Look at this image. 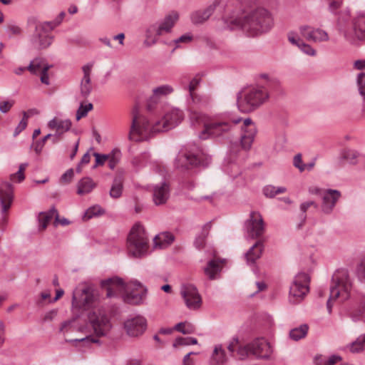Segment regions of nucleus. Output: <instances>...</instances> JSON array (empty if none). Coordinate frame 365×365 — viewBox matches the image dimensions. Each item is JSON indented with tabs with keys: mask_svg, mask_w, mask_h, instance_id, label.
<instances>
[{
	"mask_svg": "<svg viewBox=\"0 0 365 365\" xmlns=\"http://www.w3.org/2000/svg\"><path fill=\"white\" fill-rule=\"evenodd\" d=\"M43 145H44L43 141L40 140V141L36 142L34 144V147L35 152L37 154H39L41 152Z\"/></svg>",
	"mask_w": 365,
	"mask_h": 365,
	"instance_id": "63",
	"label": "nucleus"
},
{
	"mask_svg": "<svg viewBox=\"0 0 365 365\" xmlns=\"http://www.w3.org/2000/svg\"><path fill=\"white\" fill-rule=\"evenodd\" d=\"M102 286L106 288L108 297L120 294L125 302L131 304H139L146 292L139 282L133 281L126 284L119 277L107 279L102 282Z\"/></svg>",
	"mask_w": 365,
	"mask_h": 365,
	"instance_id": "4",
	"label": "nucleus"
},
{
	"mask_svg": "<svg viewBox=\"0 0 365 365\" xmlns=\"http://www.w3.org/2000/svg\"><path fill=\"white\" fill-rule=\"evenodd\" d=\"M88 320L97 336H106L111 329L108 317L101 310L91 312L88 314Z\"/></svg>",
	"mask_w": 365,
	"mask_h": 365,
	"instance_id": "14",
	"label": "nucleus"
},
{
	"mask_svg": "<svg viewBox=\"0 0 365 365\" xmlns=\"http://www.w3.org/2000/svg\"><path fill=\"white\" fill-rule=\"evenodd\" d=\"M58 23L55 21H45L37 23L35 25V31L29 38L31 46L36 50L46 49L49 47L53 37L49 34Z\"/></svg>",
	"mask_w": 365,
	"mask_h": 365,
	"instance_id": "11",
	"label": "nucleus"
},
{
	"mask_svg": "<svg viewBox=\"0 0 365 365\" xmlns=\"http://www.w3.org/2000/svg\"><path fill=\"white\" fill-rule=\"evenodd\" d=\"M94 299L92 289L89 287L76 289L73 294L72 303L78 307H88Z\"/></svg>",
	"mask_w": 365,
	"mask_h": 365,
	"instance_id": "22",
	"label": "nucleus"
},
{
	"mask_svg": "<svg viewBox=\"0 0 365 365\" xmlns=\"http://www.w3.org/2000/svg\"><path fill=\"white\" fill-rule=\"evenodd\" d=\"M93 109V104L89 103L86 105L81 103L76 112V120L86 117L88 113Z\"/></svg>",
	"mask_w": 365,
	"mask_h": 365,
	"instance_id": "44",
	"label": "nucleus"
},
{
	"mask_svg": "<svg viewBox=\"0 0 365 365\" xmlns=\"http://www.w3.org/2000/svg\"><path fill=\"white\" fill-rule=\"evenodd\" d=\"M269 98L266 88L261 86L245 89L237 94V104L242 113H250L258 108Z\"/></svg>",
	"mask_w": 365,
	"mask_h": 365,
	"instance_id": "6",
	"label": "nucleus"
},
{
	"mask_svg": "<svg viewBox=\"0 0 365 365\" xmlns=\"http://www.w3.org/2000/svg\"><path fill=\"white\" fill-rule=\"evenodd\" d=\"M340 197L341 192L337 190L328 189L325 190L322 195V212L325 215L331 214Z\"/></svg>",
	"mask_w": 365,
	"mask_h": 365,
	"instance_id": "21",
	"label": "nucleus"
},
{
	"mask_svg": "<svg viewBox=\"0 0 365 365\" xmlns=\"http://www.w3.org/2000/svg\"><path fill=\"white\" fill-rule=\"evenodd\" d=\"M93 67V63H88L82 67L83 76L81 81L80 91L81 96L85 98L88 96L92 91L93 87L91 84V75Z\"/></svg>",
	"mask_w": 365,
	"mask_h": 365,
	"instance_id": "25",
	"label": "nucleus"
},
{
	"mask_svg": "<svg viewBox=\"0 0 365 365\" xmlns=\"http://www.w3.org/2000/svg\"><path fill=\"white\" fill-rule=\"evenodd\" d=\"M232 356L240 360L246 359L250 354L257 358L269 357L272 350L271 346L264 338L256 339L252 342L242 345L237 337H234L227 346Z\"/></svg>",
	"mask_w": 365,
	"mask_h": 365,
	"instance_id": "5",
	"label": "nucleus"
},
{
	"mask_svg": "<svg viewBox=\"0 0 365 365\" xmlns=\"http://www.w3.org/2000/svg\"><path fill=\"white\" fill-rule=\"evenodd\" d=\"M197 343V340L193 337H178L175 339L173 343V346L176 347L177 346H186L190 344H196Z\"/></svg>",
	"mask_w": 365,
	"mask_h": 365,
	"instance_id": "46",
	"label": "nucleus"
},
{
	"mask_svg": "<svg viewBox=\"0 0 365 365\" xmlns=\"http://www.w3.org/2000/svg\"><path fill=\"white\" fill-rule=\"evenodd\" d=\"M342 360V358L339 355H331L325 362V365H334L337 362H339Z\"/></svg>",
	"mask_w": 365,
	"mask_h": 365,
	"instance_id": "61",
	"label": "nucleus"
},
{
	"mask_svg": "<svg viewBox=\"0 0 365 365\" xmlns=\"http://www.w3.org/2000/svg\"><path fill=\"white\" fill-rule=\"evenodd\" d=\"M170 196V187L165 182L154 186L153 191V200L156 205L165 204Z\"/></svg>",
	"mask_w": 365,
	"mask_h": 365,
	"instance_id": "26",
	"label": "nucleus"
},
{
	"mask_svg": "<svg viewBox=\"0 0 365 365\" xmlns=\"http://www.w3.org/2000/svg\"><path fill=\"white\" fill-rule=\"evenodd\" d=\"M192 103L199 107L207 106L210 102V98L207 96H200L197 93L189 95Z\"/></svg>",
	"mask_w": 365,
	"mask_h": 365,
	"instance_id": "39",
	"label": "nucleus"
},
{
	"mask_svg": "<svg viewBox=\"0 0 365 365\" xmlns=\"http://www.w3.org/2000/svg\"><path fill=\"white\" fill-rule=\"evenodd\" d=\"M351 283L348 272L345 269L337 270L332 277V284L330 287V295L327 302L329 313L331 312V302L337 299L345 301L349 297Z\"/></svg>",
	"mask_w": 365,
	"mask_h": 365,
	"instance_id": "7",
	"label": "nucleus"
},
{
	"mask_svg": "<svg viewBox=\"0 0 365 365\" xmlns=\"http://www.w3.org/2000/svg\"><path fill=\"white\" fill-rule=\"evenodd\" d=\"M74 175L73 170L72 168L66 170L61 177V182L63 183H69Z\"/></svg>",
	"mask_w": 365,
	"mask_h": 365,
	"instance_id": "54",
	"label": "nucleus"
},
{
	"mask_svg": "<svg viewBox=\"0 0 365 365\" xmlns=\"http://www.w3.org/2000/svg\"><path fill=\"white\" fill-rule=\"evenodd\" d=\"M311 206H314L315 208L318 207V205L314 201H307V202H302L300 205L299 208H300V210L302 211V212L303 213V215H302L303 222H304L307 218V215L305 213Z\"/></svg>",
	"mask_w": 365,
	"mask_h": 365,
	"instance_id": "50",
	"label": "nucleus"
},
{
	"mask_svg": "<svg viewBox=\"0 0 365 365\" xmlns=\"http://www.w3.org/2000/svg\"><path fill=\"white\" fill-rule=\"evenodd\" d=\"M184 118L183 112L172 108L165 111L161 119L150 124L149 120L140 115L137 108L133 111V120L128 138L130 140L140 141L150 133L168 131L179 125Z\"/></svg>",
	"mask_w": 365,
	"mask_h": 365,
	"instance_id": "2",
	"label": "nucleus"
},
{
	"mask_svg": "<svg viewBox=\"0 0 365 365\" xmlns=\"http://www.w3.org/2000/svg\"><path fill=\"white\" fill-rule=\"evenodd\" d=\"M344 36L349 41L365 39V16L355 19L352 26L344 31Z\"/></svg>",
	"mask_w": 365,
	"mask_h": 365,
	"instance_id": "20",
	"label": "nucleus"
},
{
	"mask_svg": "<svg viewBox=\"0 0 365 365\" xmlns=\"http://www.w3.org/2000/svg\"><path fill=\"white\" fill-rule=\"evenodd\" d=\"M288 41L292 44L297 46L304 54L314 56L316 55V50L310 45L304 43L297 34L289 32L287 36Z\"/></svg>",
	"mask_w": 365,
	"mask_h": 365,
	"instance_id": "29",
	"label": "nucleus"
},
{
	"mask_svg": "<svg viewBox=\"0 0 365 365\" xmlns=\"http://www.w3.org/2000/svg\"><path fill=\"white\" fill-rule=\"evenodd\" d=\"M148 239L145 229L139 223L133 225L128 237V250L130 255L141 257L148 251Z\"/></svg>",
	"mask_w": 365,
	"mask_h": 365,
	"instance_id": "10",
	"label": "nucleus"
},
{
	"mask_svg": "<svg viewBox=\"0 0 365 365\" xmlns=\"http://www.w3.org/2000/svg\"><path fill=\"white\" fill-rule=\"evenodd\" d=\"M174 240L173 235L168 232H162L153 239L155 247L165 248L170 245Z\"/></svg>",
	"mask_w": 365,
	"mask_h": 365,
	"instance_id": "32",
	"label": "nucleus"
},
{
	"mask_svg": "<svg viewBox=\"0 0 365 365\" xmlns=\"http://www.w3.org/2000/svg\"><path fill=\"white\" fill-rule=\"evenodd\" d=\"M173 91V88L167 84L154 88L153 89V94L148 101V109L151 110L154 105L157 104L162 98L171 94Z\"/></svg>",
	"mask_w": 365,
	"mask_h": 365,
	"instance_id": "24",
	"label": "nucleus"
},
{
	"mask_svg": "<svg viewBox=\"0 0 365 365\" xmlns=\"http://www.w3.org/2000/svg\"><path fill=\"white\" fill-rule=\"evenodd\" d=\"M225 259L220 261L216 259L210 260L207 266L205 268V274L210 279H215L216 275L221 271L222 263H223Z\"/></svg>",
	"mask_w": 365,
	"mask_h": 365,
	"instance_id": "33",
	"label": "nucleus"
},
{
	"mask_svg": "<svg viewBox=\"0 0 365 365\" xmlns=\"http://www.w3.org/2000/svg\"><path fill=\"white\" fill-rule=\"evenodd\" d=\"M13 186L8 182H3L0 185V205L2 212H6L11 207L13 201Z\"/></svg>",
	"mask_w": 365,
	"mask_h": 365,
	"instance_id": "23",
	"label": "nucleus"
},
{
	"mask_svg": "<svg viewBox=\"0 0 365 365\" xmlns=\"http://www.w3.org/2000/svg\"><path fill=\"white\" fill-rule=\"evenodd\" d=\"M7 30L9 33V36L11 37L14 35H19L21 32L20 27L16 25H10L8 26Z\"/></svg>",
	"mask_w": 365,
	"mask_h": 365,
	"instance_id": "60",
	"label": "nucleus"
},
{
	"mask_svg": "<svg viewBox=\"0 0 365 365\" xmlns=\"http://www.w3.org/2000/svg\"><path fill=\"white\" fill-rule=\"evenodd\" d=\"M309 277L304 272L299 273L289 288V301L293 304L302 302L309 292Z\"/></svg>",
	"mask_w": 365,
	"mask_h": 365,
	"instance_id": "13",
	"label": "nucleus"
},
{
	"mask_svg": "<svg viewBox=\"0 0 365 365\" xmlns=\"http://www.w3.org/2000/svg\"><path fill=\"white\" fill-rule=\"evenodd\" d=\"M180 294L189 309L197 310L200 309L202 304V298L195 286L192 284L182 286Z\"/></svg>",
	"mask_w": 365,
	"mask_h": 365,
	"instance_id": "17",
	"label": "nucleus"
},
{
	"mask_svg": "<svg viewBox=\"0 0 365 365\" xmlns=\"http://www.w3.org/2000/svg\"><path fill=\"white\" fill-rule=\"evenodd\" d=\"M354 66L359 70H365V59L356 61Z\"/></svg>",
	"mask_w": 365,
	"mask_h": 365,
	"instance_id": "64",
	"label": "nucleus"
},
{
	"mask_svg": "<svg viewBox=\"0 0 365 365\" xmlns=\"http://www.w3.org/2000/svg\"><path fill=\"white\" fill-rule=\"evenodd\" d=\"M245 230L247 237L252 239L258 238L263 235L264 223L259 212H250L249 219L245 221Z\"/></svg>",
	"mask_w": 365,
	"mask_h": 365,
	"instance_id": "15",
	"label": "nucleus"
},
{
	"mask_svg": "<svg viewBox=\"0 0 365 365\" xmlns=\"http://www.w3.org/2000/svg\"><path fill=\"white\" fill-rule=\"evenodd\" d=\"M93 155L96 158V165H94V167H96L98 165H103L109 158V156L107 155L99 154L98 153H94Z\"/></svg>",
	"mask_w": 365,
	"mask_h": 365,
	"instance_id": "55",
	"label": "nucleus"
},
{
	"mask_svg": "<svg viewBox=\"0 0 365 365\" xmlns=\"http://www.w3.org/2000/svg\"><path fill=\"white\" fill-rule=\"evenodd\" d=\"M286 190L287 189L284 187H274L273 185H269L263 188V194L267 197L272 198L278 194L285 192Z\"/></svg>",
	"mask_w": 365,
	"mask_h": 365,
	"instance_id": "38",
	"label": "nucleus"
},
{
	"mask_svg": "<svg viewBox=\"0 0 365 365\" xmlns=\"http://www.w3.org/2000/svg\"><path fill=\"white\" fill-rule=\"evenodd\" d=\"M190 120L195 128L202 125L203 129L198 133L199 138L202 140L210 138L224 139L231 136L240 128L242 132L240 143L242 148L245 151L251 148L257 133L256 126L250 118L242 119L227 113L210 116L191 111Z\"/></svg>",
	"mask_w": 365,
	"mask_h": 365,
	"instance_id": "1",
	"label": "nucleus"
},
{
	"mask_svg": "<svg viewBox=\"0 0 365 365\" xmlns=\"http://www.w3.org/2000/svg\"><path fill=\"white\" fill-rule=\"evenodd\" d=\"M72 125L69 119H61L57 117L53 118L48 123V126L51 130L56 131V135L60 136L64 133L68 131Z\"/></svg>",
	"mask_w": 365,
	"mask_h": 365,
	"instance_id": "28",
	"label": "nucleus"
},
{
	"mask_svg": "<svg viewBox=\"0 0 365 365\" xmlns=\"http://www.w3.org/2000/svg\"><path fill=\"white\" fill-rule=\"evenodd\" d=\"M192 354H195V353L194 352H189L188 354H187L184 358H183V360H182V364L183 365H194V362L192 361V359H190V355Z\"/></svg>",
	"mask_w": 365,
	"mask_h": 365,
	"instance_id": "62",
	"label": "nucleus"
},
{
	"mask_svg": "<svg viewBox=\"0 0 365 365\" xmlns=\"http://www.w3.org/2000/svg\"><path fill=\"white\" fill-rule=\"evenodd\" d=\"M175 330L182 333L183 334H190L195 332V327L192 324L184 322L177 324L175 327Z\"/></svg>",
	"mask_w": 365,
	"mask_h": 365,
	"instance_id": "40",
	"label": "nucleus"
},
{
	"mask_svg": "<svg viewBox=\"0 0 365 365\" xmlns=\"http://www.w3.org/2000/svg\"><path fill=\"white\" fill-rule=\"evenodd\" d=\"M356 82L359 93L365 101V72H361L358 74Z\"/></svg>",
	"mask_w": 365,
	"mask_h": 365,
	"instance_id": "47",
	"label": "nucleus"
},
{
	"mask_svg": "<svg viewBox=\"0 0 365 365\" xmlns=\"http://www.w3.org/2000/svg\"><path fill=\"white\" fill-rule=\"evenodd\" d=\"M66 341L68 342H83L84 344L88 345L98 342V340L96 339V337L91 335H88L81 339H66Z\"/></svg>",
	"mask_w": 365,
	"mask_h": 365,
	"instance_id": "49",
	"label": "nucleus"
},
{
	"mask_svg": "<svg viewBox=\"0 0 365 365\" xmlns=\"http://www.w3.org/2000/svg\"><path fill=\"white\" fill-rule=\"evenodd\" d=\"M104 213L103 209L99 205H94L89 207L84 214L83 219L85 220L98 216Z\"/></svg>",
	"mask_w": 365,
	"mask_h": 365,
	"instance_id": "42",
	"label": "nucleus"
},
{
	"mask_svg": "<svg viewBox=\"0 0 365 365\" xmlns=\"http://www.w3.org/2000/svg\"><path fill=\"white\" fill-rule=\"evenodd\" d=\"M231 11L223 19L225 27L230 30L242 29L250 36L267 32L274 24L270 12L262 7L251 9L243 16H239L232 9Z\"/></svg>",
	"mask_w": 365,
	"mask_h": 365,
	"instance_id": "3",
	"label": "nucleus"
},
{
	"mask_svg": "<svg viewBox=\"0 0 365 365\" xmlns=\"http://www.w3.org/2000/svg\"><path fill=\"white\" fill-rule=\"evenodd\" d=\"M365 344V334L359 336L356 340L350 345V351L352 353H359L364 350Z\"/></svg>",
	"mask_w": 365,
	"mask_h": 365,
	"instance_id": "43",
	"label": "nucleus"
},
{
	"mask_svg": "<svg viewBox=\"0 0 365 365\" xmlns=\"http://www.w3.org/2000/svg\"><path fill=\"white\" fill-rule=\"evenodd\" d=\"M74 320L63 322L61 325L59 331L65 335L66 333L75 331L76 328L74 325Z\"/></svg>",
	"mask_w": 365,
	"mask_h": 365,
	"instance_id": "48",
	"label": "nucleus"
},
{
	"mask_svg": "<svg viewBox=\"0 0 365 365\" xmlns=\"http://www.w3.org/2000/svg\"><path fill=\"white\" fill-rule=\"evenodd\" d=\"M53 217L55 218L54 224L56 226V222L58 220V212L55 207H52L48 212H41L38 216L41 229L45 230Z\"/></svg>",
	"mask_w": 365,
	"mask_h": 365,
	"instance_id": "31",
	"label": "nucleus"
},
{
	"mask_svg": "<svg viewBox=\"0 0 365 365\" xmlns=\"http://www.w3.org/2000/svg\"><path fill=\"white\" fill-rule=\"evenodd\" d=\"M304 164L302 161V155L301 153L297 154L293 159V165L295 168H297L300 172L304 171Z\"/></svg>",
	"mask_w": 365,
	"mask_h": 365,
	"instance_id": "51",
	"label": "nucleus"
},
{
	"mask_svg": "<svg viewBox=\"0 0 365 365\" xmlns=\"http://www.w3.org/2000/svg\"><path fill=\"white\" fill-rule=\"evenodd\" d=\"M342 0H331L329 3V9L331 13H336L337 10L341 7Z\"/></svg>",
	"mask_w": 365,
	"mask_h": 365,
	"instance_id": "57",
	"label": "nucleus"
},
{
	"mask_svg": "<svg viewBox=\"0 0 365 365\" xmlns=\"http://www.w3.org/2000/svg\"><path fill=\"white\" fill-rule=\"evenodd\" d=\"M123 178L122 175L116 176L113 182L111 188L110 190V196L112 198L118 199L123 193Z\"/></svg>",
	"mask_w": 365,
	"mask_h": 365,
	"instance_id": "34",
	"label": "nucleus"
},
{
	"mask_svg": "<svg viewBox=\"0 0 365 365\" xmlns=\"http://www.w3.org/2000/svg\"><path fill=\"white\" fill-rule=\"evenodd\" d=\"M96 187L95 182L90 178H83L78 183L77 193L85 195L91 192Z\"/></svg>",
	"mask_w": 365,
	"mask_h": 365,
	"instance_id": "35",
	"label": "nucleus"
},
{
	"mask_svg": "<svg viewBox=\"0 0 365 365\" xmlns=\"http://www.w3.org/2000/svg\"><path fill=\"white\" fill-rule=\"evenodd\" d=\"M179 13L171 11L158 24L151 25L146 31V38L144 44L151 46L157 43L158 37L171 31L173 27L179 19Z\"/></svg>",
	"mask_w": 365,
	"mask_h": 365,
	"instance_id": "8",
	"label": "nucleus"
},
{
	"mask_svg": "<svg viewBox=\"0 0 365 365\" xmlns=\"http://www.w3.org/2000/svg\"><path fill=\"white\" fill-rule=\"evenodd\" d=\"M299 33L307 41L314 43H320L329 40V35L325 31L307 25L300 26Z\"/></svg>",
	"mask_w": 365,
	"mask_h": 365,
	"instance_id": "19",
	"label": "nucleus"
},
{
	"mask_svg": "<svg viewBox=\"0 0 365 365\" xmlns=\"http://www.w3.org/2000/svg\"><path fill=\"white\" fill-rule=\"evenodd\" d=\"M263 243L260 241L255 242L245 254L247 263L250 265L255 264L260 258L263 251Z\"/></svg>",
	"mask_w": 365,
	"mask_h": 365,
	"instance_id": "30",
	"label": "nucleus"
},
{
	"mask_svg": "<svg viewBox=\"0 0 365 365\" xmlns=\"http://www.w3.org/2000/svg\"><path fill=\"white\" fill-rule=\"evenodd\" d=\"M108 166L111 170H113L118 163L120 158V153L119 150H113L111 153L108 154Z\"/></svg>",
	"mask_w": 365,
	"mask_h": 365,
	"instance_id": "45",
	"label": "nucleus"
},
{
	"mask_svg": "<svg viewBox=\"0 0 365 365\" xmlns=\"http://www.w3.org/2000/svg\"><path fill=\"white\" fill-rule=\"evenodd\" d=\"M211 228V224L210 222H208L205 224L203 227L202 234L199 236H197L194 242V245L196 248L201 249L204 247L205 239L207 236L208 235L209 231Z\"/></svg>",
	"mask_w": 365,
	"mask_h": 365,
	"instance_id": "37",
	"label": "nucleus"
},
{
	"mask_svg": "<svg viewBox=\"0 0 365 365\" xmlns=\"http://www.w3.org/2000/svg\"><path fill=\"white\" fill-rule=\"evenodd\" d=\"M147 327L146 319L141 316L128 319L124 322V328L128 336H138L144 333Z\"/></svg>",
	"mask_w": 365,
	"mask_h": 365,
	"instance_id": "18",
	"label": "nucleus"
},
{
	"mask_svg": "<svg viewBox=\"0 0 365 365\" xmlns=\"http://www.w3.org/2000/svg\"><path fill=\"white\" fill-rule=\"evenodd\" d=\"M27 163H21L19 165V170L10 175V180L14 182H21L25 179L24 171L28 167Z\"/></svg>",
	"mask_w": 365,
	"mask_h": 365,
	"instance_id": "41",
	"label": "nucleus"
},
{
	"mask_svg": "<svg viewBox=\"0 0 365 365\" xmlns=\"http://www.w3.org/2000/svg\"><path fill=\"white\" fill-rule=\"evenodd\" d=\"M228 356L222 344H216L209 360L210 365H226Z\"/></svg>",
	"mask_w": 365,
	"mask_h": 365,
	"instance_id": "27",
	"label": "nucleus"
},
{
	"mask_svg": "<svg viewBox=\"0 0 365 365\" xmlns=\"http://www.w3.org/2000/svg\"><path fill=\"white\" fill-rule=\"evenodd\" d=\"M358 157V153L354 150H346L344 154V158L351 163H354Z\"/></svg>",
	"mask_w": 365,
	"mask_h": 365,
	"instance_id": "56",
	"label": "nucleus"
},
{
	"mask_svg": "<svg viewBox=\"0 0 365 365\" xmlns=\"http://www.w3.org/2000/svg\"><path fill=\"white\" fill-rule=\"evenodd\" d=\"M14 100L0 102V111L3 113H6L14 105Z\"/></svg>",
	"mask_w": 365,
	"mask_h": 365,
	"instance_id": "52",
	"label": "nucleus"
},
{
	"mask_svg": "<svg viewBox=\"0 0 365 365\" xmlns=\"http://www.w3.org/2000/svg\"><path fill=\"white\" fill-rule=\"evenodd\" d=\"M192 36L190 34H185L184 35H182L180 37L176 38L174 42L176 44H178L180 43H189L192 41Z\"/></svg>",
	"mask_w": 365,
	"mask_h": 365,
	"instance_id": "58",
	"label": "nucleus"
},
{
	"mask_svg": "<svg viewBox=\"0 0 365 365\" xmlns=\"http://www.w3.org/2000/svg\"><path fill=\"white\" fill-rule=\"evenodd\" d=\"M210 162V158L200 150L185 148L182 150L175 159V166L182 170L192 169L197 166H207Z\"/></svg>",
	"mask_w": 365,
	"mask_h": 365,
	"instance_id": "9",
	"label": "nucleus"
},
{
	"mask_svg": "<svg viewBox=\"0 0 365 365\" xmlns=\"http://www.w3.org/2000/svg\"><path fill=\"white\" fill-rule=\"evenodd\" d=\"M309 327L307 324H302L299 327L292 329L289 332V336L294 341H298L307 334Z\"/></svg>",
	"mask_w": 365,
	"mask_h": 365,
	"instance_id": "36",
	"label": "nucleus"
},
{
	"mask_svg": "<svg viewBox=\"0 0 365 365\" xmlns=\"http://www.w3.org/2000/svg\"><path fill=\"white\" fill-rule=\"evenodd\" d=\"M220 13L231 12V4L225 0H214L205 9H200L192 11L190 14V21L193 24H202L205 22L210 16L215 11Z\"/></svg>",
	"mask_w": 365,
	"mask_h": 365,
	"instance_id": "12",
	"label": "nucleus"
},
{
	"mask_svg": "<svg viewBox=\"0 0 365 365\" xmlns=\"http://www.w3.org/2000/svg\"><path fill=\"white\" fill-rule=\"evenodd\" d=\"M27 124L28 123L25 122V120H21L14 130V137H16L20 133L25 130Z\"/></svg>",
	"mask_w": 365,
	"mask_h": 365,
	"instance_id": "59",
	"label": "nucleus"
},
{
	"mask_svg": "<svg viewBox=\"0 0 365 365\" xmlns=\"http://www.w3.org/2000/svg\"><path fill=\"white\" fill-rule=\"evenodd\" d=\"M51 67L45 58L37 57L31 61L27 70L32 74L39 75L41 83L48 86L50 84L48 71Z\"/></svg>",
	"mask_w": 365,
	"mask_h": 365,
	"instance_id": "16",
	"label": "nucleus"
},
{
	"mask_svg": "<svg viewBox=\"0 0 365 365\" xmlns=\"http://www.w3.org/2000/svg\"><path fill=\"white\" fill-rule=\"evenodd\" d=\"M200 83V78L198 77H195L190 81L187 87L189 95L195 93V91L199 86Z\"/></svg>",
	"mask_w": 365,
	"mask_h": 365,
	"instance_id": "53",
	"label": "nucleus"
}]
</instances>
